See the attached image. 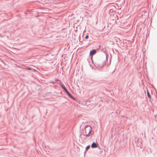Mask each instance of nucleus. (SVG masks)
Here are the masks:
<instances>
[{
    "instance_id": "6",
    "label": "nucleus",
    "mask_w": 157,
    "mask_h": 157,
    "mask_svg": "<svg viewBox=\"0 0 157 157\" xmlns=\"http://www.w3.org/2000/svg\"><path fill=\"white\" fill-rule=\"evenodd\" d=\"M147 96L148 97L150 98H151V96L148 90L147 91Z\"/></svg>"
},
{
    "instance_id": "1",
    "label": "nucleus",
    "mask_w": 157,
    "mask_h": 157,
    "mask_svg": "<svg viewBox=\"0 0 157 157\" xmlns=\"http://www.w3.org/2000/svg\"><path fill=\"white\" fill-rule=\"evenodd\" d=\"M92 63L96 68H102L106 64L105 59H96L94 62L92 60Z\"/></svg>"
},
{
    "instance_id": "7",
    "label": "nucleus",
    "mask_w": 157,
    "mask_h": 157,
    "mask_svg": "<svg viewBox=\"0 0 157 157\" xmlns=\"http://www.w3.org/2000/svg\"><path fill=\"white\" fill-rule=\"evenodd\" d=\"M90 145H88L86 148V150H88L90 148Z\"/></svg>"
},
{
    "instance_id": "4",
    "label": "nucleus",
    "mask_w": 157,
    "mask_h": 157,
    "mask_svg": "<svg viewBox=\"0 0 157 157\" xmlns=\"http://www.w3.org/2000/svg\"><path fill=\"white\" fill-rule=\"evenodd\" d=\"M96 53V50L95 49H93L91 50L90 52V55L91 56V59L92 60V58L93 55L95 54Z\"/></svg>"
},
{
    "instance_id": "8",
    "label": "nucleus",
    "mask_w": 157,
    "mask_h": 157,
    "mask_svg": "<svg viewBox=\"0 0 157 157\" xmlns=\"http://www.w3.org/2000/svg\"><path fill=\"white\" fill-rule=\"evenodd\" d=\"M89 36L88 35H87L85 37V38L86 39H87L88 38Z\"/></svg>"
},
{
    "instance_id": "3",
    "label": "nucleus",
    "mask_w": 157,
    "mask_h": 157,
    "mask_svg": "<svg viewBox=\"0 0 157 157\" xmlns=\"http://www.w3.org/2000/svg\"><path fill=\"white\" fill-rule=\"evenodd\" d=\"M61 86L62 87V88L65 91L68 95L71 98H72L74 100H75V98L73 97L71 94L68 92V91L67 90V89L65 87V86L63 84L61 85Z\"/></svg>"
},
{
    "instance_id": "9",
    "label": "nucleus",
    "mask_w": 157,
    "mask_h": 157,
    "mask_svg": "<svg viewBox=\"0 0 157 157\" xmlns=\"http://www.w3.org/2000/svg\"><path fill=\"white\" fill-rule=\"evenodd\" d=\"M56 81H59V80H57V79H56Z\"/></svg>"
},
{
    "instance_id": "5",
    "label": "nucleus",
    "mask_w": 157,
    "mask_h": 157,
    "mask_svg": "<svg viewBox=\"0 0 157 157\" xmlns=\"http://www.w3.org/2000/svg\"><path fill=\"white\" fill-rule=\"evenodd\" d=\"M98 146V144L95 143V142H93L91 145V147L93 148H95L97 147Z\"/></svg>"
},
{
    "instance_id": "2",
    "label": "nucleus",
    "mask_w": 157,
    "mask_h": 157,
    "mask_svg": "<svg viewBox=\"0 0 157 157\" xmlns=\"http://www.w3.org/2000/svg\"><path fill=\"white\" fill-rule=\"evenodd\" d=\"M83 131L82 134L86 137L89 136L92 131L91 127L89 125H86L84 128L82 130Z\"/></svg>"
}]
</instances>
